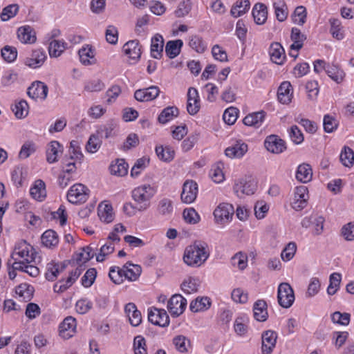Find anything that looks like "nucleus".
<instances>
[{
	"instance_id": "obj_1",
	"label": "nucleus",
	"mask_w": 354,
	"mask_h": 354,
	"mask_svg": "<svg viewBox=\"0 0 354 354\" xmlns=\"http://www.w3.org/2000/svg\"><path fill=\"white\" fill-rule=\"evenodd\" d=\"M35 255L33 247L26 241L21 240L17 242L8 261V266L14 269L22 268V265L32 263L35 261Z\"/></svg>"
},
{
	"instance_id": "obj_2",
	"label": "nucleus",
	"mask_w": 354,
	"mask_h": 354,
	"mask_svg": "<svg viewBox=\"0 0 354 354\" xmlns=\"http://www.w3.org/2000/svg\"><path fill=\"white\" fill-rule=\"evenodd\" d=\"M209 256L207 244L201 241H196L185 248L183 261L188 266L198 268L207 261Z\"/></svg>"
},
{
	"instance_id": "obj_3",
	"label": "nucleus",
	"mask_w": 354,
	"mask_h": 354,
	"mask_svg": "<svg viewBox=\"0 0 354 354\" xmlns=\"http://www.w3.org/2000/svg\"><path fill=\"white\" fill-rule=\"evenodd\" d=\"M155 194V188L148 184L142 185L133 189L132 198L138 205V211H145L149 208L150 201Z\"/></svg>"
},
{
	"instance_id": "obj_4",
	"label": "nucleus",
	"mask_w": 354,
	"mask_h": 354,
	"mask_svg": "<svg viewBox=\"0 0 354 354\" xmlns=\"http://www.w3.org/2000/svg\"><path fill=\"white\" fill-rule=\"evenodd\" d=\"M257 188V183L251 176H245L234 182L233 190L235 194L241 198L244 195L253 194Z\"/></svg>"
},
{
	"instance_id": "obj_5",
	"label": "nucleus",
	"mask_w": 354,
	"mask_h": 354,
	"mask_svg": "<svg viewBox=\"0 0 354 354\" xmlns=\"http://www.w3.org/2000/svg\"><path fill=\"white\" fill-rule=\"evenodd\" d=\"M279 304L284 308H290L295 301L294 290L288 283H281L277 290Z\"/></svg>"
},
{
	"instance_id": "obj_6",
	"label": "nucleus",
	"mask_w": 354,
	"mask_h": 354,
	"mask_svg": "<svg viewBox=\"0 0 354 354\" xmlns=\"http://www.w3.org/2000/svg\"><path fill=\"white\" fill-rule=\"evenodd\" d=\"M89 189L83 184L73 185L67 193L68 201L73 204L82 203L88 198Z\"/></svg>"
},
{
	"instance_id": "obj_7",
	"label": "nucleus",
	"mask_w": 354,
	"mask_h": 354,
	"mask_svg": "<svg viewBox=\"0 0 354 354\" xmlns=\"http://www.w3.org/2000/svg\"><path fill=\"white\" fill-rule=\"evenodd\" d=\"M198 192V184L193 180H187L183 185L180 198L183 203L190 204L195 201Z\"/></svg>"
},
{
	"instance_id": "obj_8",
	"label": "nucleus",
	"mask_w": 354,
	"mask_h": 354,
	"mask_svg": "<svg viewBox=\"0 0 354 354\" xmlns=\"http://www.w3.org/2000/svg\"><path fill=\"white\" fill-rule=\"evenodd\" d=\"M234 207L229 203H221L214 211V216L216 223L225 224L228 223L234 215Z\"/></svg>"
},
{
	"instance_id": "obj_9",
	"label": "nucleus",
	"mask_w": 354,
	"mask_h": 354,
	"mask_svg": "<svg viewBox=\"0 0 354 354\" xmlns=\"http://www.w3.org/2000/svg\"><path fill=\"white\" fill-rule=\"evenodd\" d=\"M264 146L268 151L275 154L283 153L287 148L286 142L274 134L270 135L266 138Z\"/></svg>"
},
{
	"instance_id": "obj_10",
	"label": "nucleus",
	"mask_w": 354,
	"mask_h": 354,
	"mask_svg": "<svg viewBox=\"0 0 354 354\" xmlns=\"http://www.w3.org/2000/svg\"><path fill=\"white\" fill-rule=\"evenodd\" d=\"M187 306V299L179 294L174 295L168 301L167 309L175 317L181 315Z\"/></svg>"
},
{
	"instance_id": "obj_11",
	"label": "nucleus",
	"mask_w": 354,
	"mask_h": 354,
	"mask_svg": "<svg viewBox=\"0 0 354 354\" xmlns=\"http://www.w3.org/2000/svg\"><path fill=\"white\" fill-rule=\"evenodd\" d=\"M148 320L151 324L161 327H165L169 324V318L166 310L156 308L149 310Z\"/></svg>"
},
{
	"instance_id": "obj_12",
	"label": "nucleus",
	"mask_w": 354,
	"mask_h": 354,
	"mask_svg": "<svg viewBox=\"0 0 354 354\" xmlns=\"http://www.w3.org/2000/svg\"><path fill=\"white\" fill-rule=\"evenodd\" d=\"M308 199V191L306 186L297 187L295 190V196L292 202V207L296 211L303 209L307 205Z\"/></svg>"
},
{
	"instance_id": "obj_13",
	"label": "nucleus",
	"mask_w": 354,
	"mask_h": 354,
	"mask_svg": "<svg viewBox=\"0 0 354 354\" xmlns=\"http://www.w3.org/2000/svg\"><path fill=\"white\" fill-rule=\"evenodd\" d=\"M122 50L132 63H136L140 58L142 46L138 40H130L124 44Z\"/></svg>"
},
{
	"instance_id": "obj_14",
	"label": "nucleus",
	"mask_w": 354,
	"mask_h": 354,
	"mask_svg": "<svg viewBox=\"0 0 354 354\" xmlns=\"http://www.w3.org/2000/svg\"><path fill=\"white\" fill-rule=\"evenodd\" d=\"M262 339V353L263 354H270L275 347L277 333L274 330H268L263 333Z\"/></svg>"
},
{
	"instance_id": "obj_15",
	"label": "nucleus",
	"mask_w": 354,
	"mask_h": 354,
	"mask_svg": "<svg viewBox=\"0 0 354 354\" xmlns=\"http://www.w3.org/2000/svg\"><path fill=\"white\" fill-rule=\"evenodd\" d=\"M47 58L46 52L42 48L32 50L30 56L25 60V64L30 68H37L41 67Z\"/></svg>"
},
{
	"instance_id": "obj_16",
	"label": "nucleus",
	"mask_w": 354,
	"mask_h": 354,
	"mask_svg": "<svg viewBox=\"0 0 354 354\" xmlns=\"http://www.w3.org/2000/svg\"><path fill=\"white\" fill-rule=\"evenodd\" d=\"M59 335L60 336L68 339L72 337L76 329V320L71 316L66 317L59 325Z\"/></svg>"
},
{
	"instance_id": "obj_17",
	"label": "nucleus",
	"mask_w": 354,
	"mask_h": 354,
	"mask_svg": "<svg viewBox=\"0 0 354 354\" xmlns=\"http://www.w3.org/2000/svg\"><path fill=\"white\" fill-rule=\"evenodd\" d=\"M62 152L63 146L58 141H51L46 147V155L47 162L50 164L57 162Z\"/></svg>"
},
{
	"instance_id": "obj_18",
	"label": "nucleus",
	"mask_w": 354,
	"mask_h": 354,
	"mask_svg": "<svg viewBox=\"0 0 354 354\" xmlns=\"http://www.w3.org/2000/svg\"><path fill=\"white\" fill-rule=\"evenodd\" d=\"M248 149V145L242 140H239L232 146L227 147L225 151V153L227 157L231 158H240L245 155Z\"/></svg>"
},
{
	"instance_id": "obj_19",
	"label": "nucleus",
	"mask_w": 354,
	"mask_h": 354,
	"mask_svg": "<svg viewBox=\"0 0 354 354\" xmlns=\"http://www.w3.org/2000/svg\"><path fill=\"white\" fill-rule=\"evenodd\" d=\"M80 62L84 66H89L95 64V50L90 45L86 44L82 46L78 50Z\"/></svg>"
},
{
	"instance_id": "obj_20",
	"label": "nucleus",
	"mask_w": 354,
	"mask_h": 354,
	"mask_svg": "<svg viewBox=\"0 0 354 354\" xmlns=\"http://www.w3.org/2000/svg\"><path fill=\"white\" fill-rule=\"evenodd\" d=\"M270 59L274 63L281 65L286 59V53L283 46L278 42L272 43L269 48Z\"/></svg>"
},
{
	"instance_id": "obj_21",
	"label": "nucleus",
	"mask_w": 354,
	"mask_h": 354,
	"mask_svg": "<svg viewBox=\"0 0 354 354\" xmlns=\"http://www.w3.org/2000/svg\"><path fill=\"white\" fill-rule=\"evenodd\" d=\"M201 108L198 90H188L187 110L190 115L196 114Z\"/></svg>"
},
{
	"instance_id": "obj_22",
	"label": "nucleus",
	"mask_w": 354,
	"mask_h": 354,
	"mask_svg": "<svg viewBox=\"0 0 354 354\" xmlns=\"http://www.w3.org/2000/svg\"><path fill=\"white\" fill-rule=\"evenodd\" d=\"M174 212V203L168 198H161L156 207V214L162 217L169 218Z\"/></svg>"
},
{
	"instance_id": "obj_23",
	"label": "nucleus",
	"mask_w": 354,
	"mask_h": 354,
	"mask_svg": "<svg viewBox=\"0 0 354 354\" xmlns=\"http://www.w3.org/2000/svg\"><path fill=\"white\" fill-rule=\"evenodd\" d=\"M17 38L22 44H33L36 41L35 32L29 26H21L17 31Z\"/></svg>"
},
{
	"instance_id": "obj_24",
	"label": "nucleus",
	"mask_w": 354,
	"mask_h": 354,
	"mask_svg": "<svg viewBox=\"0 0 354 354\" xmlns=\"http://www.w3.org/2000/svg\"><path fill=\"white\" fill-rule=\"evenodd\" d=\"M266 113L264 111L254 112L247 115L243 120V122L246 126L259 128L263 124Z\"/></svg>"
},
{
	"instance_id": "obj_25",
	"label": "nucleus",
	"mask_w": 354,
	"mask_h": 354,
	"mask_svg": "<svg viewBox=\"0 0 354 354\" xmlns=\"http://www.w3.org/2000/svg\"><path fill=\"white\" fill-rule=\"evenodd\" d=\"M254 317L258 322H265L268 317L267 304L263 299L257 300L253 306Z\"/></svg>"
},
{
	"instance_id": "obj_26",
	"label": "nucleus",
	"mask_w": 354,
	"mask_h": 354,
	"mask_svg": "<svg viewBox=\"0 0 354 354\" xmlns=\"http://www.w3.org/2000/svg\"><path fill=\"white\" fill-rule=\"evenodd\" d=\"M164 46V39L162 35L156 34L151 39V55L155 59H159L162 56Z\"/></svg>"
},
{
	"instance_id": "obj_27",
	"label": "nucleus",
	"mask_w": 354,
	"mask_h": 354,
	"mask_svg": "<svg viewBox=\"0 0 354 354\" xmlns=\"http://www.w3.org/2000/svg\"><path fill=\"white\" fill-rule=\"evenodd\" d=\"M30 195L38 201H44L46 197V185L43 180H37L30 190Z\"/></svg>"
},
{
	"instance_id": "obj_28",
	"label": "nucleus",
	"mask_w": 354,
	"mask_h": 354,
	"mask_svg": "<svg viewBox=\"0 0 354 354\" xmlns=\"http://www.w3.org/2000/svg\"><path fill=\"white\" fill-rule=\"evenodd\" d=\"M313 177V171L310 165L303 163L298 166L296 172V178L299 181L306 183L311 180Z\"/></svg>"
},
{
	"instance_id": "obj_29",
	"label": "nucleus",
	"mask_w": 354,
	"mask_h": 354,
	"mask_svg": "<svg viewBox=\"0 0 354 354\" xmlns=\"http://www.w3.org/2000/svg\"><path fill=\"white\" fill-rule=\"evenodd\" d=\"M252 15L257 24H263L268 18L267 7L263 3H257L252 9Z\"/></svg>"
},
{
	"instance_id": "obj_30",
	"label": "nucleus",
	"mask_w": 354,
	"mask_h": 354,
	"mask_svg": "<svg viewBox=\"0 0 354 354\" xmlns=\"http://www.w3.org/2000/svg\"><path fill=\"white\" fill-rule=\"evenodd\" d=\"M67 44L63 40L53 39L48 46V53L50 57H58L66 48Z\"/></svg>"
},
{
	"instance_id": "obj_31",
	"label": "nucleus",
	"mask_w": 354,
	"mask_h": 354,
	"mask_svg": "<svg viewBox=\"0 0 354 354\" xmlns=\"http://www.w3.org/2000/svg\"><path fill=\"white\" fill-rule=\"evenodd\" d=\"M183 45V41L181 39L169 41L165 46L166 55L170 59L175 58L180 54Z\"/></svg>"
},
{
	"instance_id": "obj_32",
	"label": "nucleus",
	"mask_w": 354,
	"mask_h": 354,
	"mask_svg": "<svg viewBox=\"0 0 354 354\" xmlns=\"http://www.w3.org/2000/svg\"><path fill=\"white\" fill-rule=\"evenodd\" d=\"M41 243L46 248H51L57 245L59 238L57 232L53 230L45 231L41 235Z\"/></svg>"
},
{
	"instance_id": "obj_33",
	"label": "nucleus",
	"mask_w": 354,
	"mask_h": 354,
	"mask_svg": "<svg viewBox=\"0 0 354 354\" xmlns=\"http://www.w3.org/2000/svg\"><path fill=\"white\" fill-rule=\"evenodd\" d=\"M326 73L334 82L341 83L345 76L344 71L336 64H327Z\"/></svg>"
},
{
	"instance_id": "obj_34",
	"label": "nucleus",
	"mask_w": 354,
	"mask_h": 354,
	"mask_svg": "<svg viewBox=\"0 0 354 354\" xmlns=\"http://www.w3.org/2000/svg\"><path fill=\"white\" fill-rule=\"evenodd\" d=\"M290 38L293 43L290 45V48L299 51L303 47L306 36L297 28H292Z\"/></svg>"
},
{
	"instance_id": "obj_35",
	"label": "nucleus",
	"mask_w": 354,
	"mask_h": 354,
	"mask_svg": "<svg viewBox=\"0 0 354 354\" xmlns=\"http://www.w3.org/2000/svg\"><path fill=\"white\" fill-rule=\"evenodd\" d=\"M117 124L113 120L107 122L105 124L102 125L97 130V135L100 138H109L116 135L115 129Z\"/></svg>"
},
{
	"instance_id": "obj_36",
	"label": "nucleus",
	"mask_w": 354,
	"mask_h": 354,
	"mask_svg": "<svg viewBox=\"0 0 354 354\" xmlns=\"http://www.w3.org/2000/svg\"><path fill=\"white\" fill-rule=\"evenodd\" d=\"M250 7L249 0L237 1L232 7L230 14L232 17L237 18L247 12Z\"/></svg>"
},
{
	"instance_id": "obj_37",
	"label": "nucleus",
	"mask_w": 354,
	"mask_h": 354,
	"mask_svg": "<svg viewBox=\"0 0 354 354\" xmlns=\"http://www.w3.org/2000/svg\"><path fill=\"white\" fill-rule=\"evenodd\" d=\"M329 23L330 25V32L333 37L337 40H342L345 34L341 21L338 19L333 18L329 20Z\"/></svg>"
},
{
	"instance_id": "obj_38",
	"label": "nucleus",
	"mask_w": 354,
	"mask_h": 354,
	"mask_svg": "<svg viewBox=\"0 0 354 354\" xmlns=\"http://www.w3.org/2000/svg\"><path fill=\"white\" fill-rule=\"evenodd\" d=\"M65 269V266L55 263H49L47 264L46 272L45 274L46 279L48 281H55L58 274L62 272Z\"/></svg>"
},
{
	"instance_id": "obj_39",
	"label": "nucleus",
	"mask_w": 354,
	"mask_h": 354,
	"mask_svg": "<svg viewBox=\"0 0 354 354\" xmlns=\"http://www.w3.org/2000/svg\"><path fill=\"white\" fill-rule=\"evenodd\" d=\"M199 286V279L189 277L182 283L181 290L184 293L190 295L196 292Z\"/></svg>"
},
{
	"instance_id": "obj_40",
	"label": "nucleus",
	"mask_w": 354,
	"mask_h": 354,
	"mask_svg": "<svg viewBox=\"0 0 354 354\" xmlns=\"http://www.w3.org/2000/svg\"><path fill=\"white\" fill-rule=\"evenodd\" d=\"M178 115V109L175 106L165 108L158 115V120L161 124H166Z\"/></svg>"
},
{
	"instance_id": "obj_41",
	"label": "nucleus",
	"mask_w": 354,
	"mask_h": 354,
	"mask_svg": "<svg viewBox=\"0 0 354 354\" xmlns=\"http://www.w3.org/2000/svg\"><path fill=\"white\" fill-rule=\"evenodd\" d=\"M211 306L210 299L207 297L196 298L193 300L189 306L190 310L194 313L203 311L208 309Z\"/></svg>"
},
{
	"instance_id": "obj_42",
	"label": "nucleus",
	"mask_w": 354,
	"mask_h": 354,
	"mask_svg": "<svg viewBox=\"0 0 354 354\" xmlns=\"http://www.w3.org/2000/svg\"><path fill=\"white\" fill-rule=\"evenodd\" d=\"M12 111L17 118H24L28 113V104L26 101L23 100L15 102L12 106Z\"/></svg>"
},
{
	"instance_id": "obj_43",
	"label": "nucleus",
	"mask_w": 354,
	"mask_h": 354,
	"mask_svg": "<svg viewBox=\"0 0 354 354\" xmlns=\"http://www.w3.org/2000/svg\"><path fill=\"white\" fill-rule=\"evenodd\" d=\"M33 287L27 284H20L16 288V294L18 295L21 300L24 301H30L33 295Z\"/></svg>"
},
{
	"instance_id": "obj_44",
	"label": "nucleus",
	"mask_w": 354,
	"mask_h": 354,
	"mask_svg": "<svg viewBox=\"0 0 354 354\" xmlns=\"http://www.w3.org/2000/svg\"><path fill=\"white\" fill-rule=\"evenodd\" d=\"M342 275L338 272H333L329 277V285L327 288V293L329 295H335L339 289Z\"/></svg>"
},
{
	"instance_id": "obj_45",
	"label": "nucleus",
	"mask_w": 354,
	"mask_h": 354,
	"mask_svg": "<svg viewBox=\"0 0 354 354\" xmlns=\"http://www.w3.org/2000/svg\"><path fill=\"white\" fill-rule=\"evenodd\" d=\"M98 216L100 220L104 223H109L114 219L113 208L111 205L106 204L98 207Z\"/></svg>"
},
{
	"instance_id": "obj_46",
	"label": "nucleus",
	"mask_w": 354,
	"mask_h": 354,
	"mask_svg": "<svg viewBox=\"0 0 354 354\" xmlns=\"http://www.w3.org/2000/svg\"><path fill=\"white\" fill-rule=\"evenodd\" d=\"M160 90H153L148 92V90H136L134 97L140 102H148L156 98L159 95Z\"/></svg>"
},
{
	"instance_id": "obj_47",
	"label": "nucleus",
	"mask_w": 354,
	"mask_h": 354,
	"mask_svg": "<svg viewBox=\"0 0 354 354\" xmlns=\"http://www.w3.org/2000/svg\"><path fill=\"white\" fill-rule=\"evenodd\" d=\"M273 8L278 21H283L288 17V8L284 1L279 0L273 3Z\"/></svg>"
},
{
	"instance_id": "obj_48",
	"label": "nucleus",
	"mask_w": 354,
	"mask_h": 354,
	"mask_svg": "<svg viewBox=\"0 0 354 354\" xmlns=\"http://www.w3.org/2000/svg\"><path fill=\"white\" fill-rule=\"evenodd\" d=\"M173 344L176 350L182 353H187L190 341L184 335H177L173 339Z\"/></svg>"
},
{
	"instance_id": "obj_49",
	"label": "nucleus",
	"mask_w": 354,
	"mask_h": 354,
	"mask_svg": "<svg viewBox=\"0 0 354 354\" xmlns=\"http://www.w3.org/2000/svg\"><path fill=\"white\" fill-rule=\"evenodd\" d=\"M125 267L126 279L129 281H136L141 274L142 269L138 265L127 262L125 263Z\"/></svg>"
},
{
	"instance_id": "obj_50",
	"label": "nucleus",
	"mask_w": 354,
	"mask_h": 354,
	"mask_svg": "<svg viewBox=\"0 0 354 354\" xmlns=\"http://www.w3.org/2000/svg\"><path fill=\"white\" fill-rule=\"evenodd\" d=\"M340 161L342 165L347 167H351L354 164V152L348 147H344L340 153Z\"/></svg>"
},
{
	"instance_id": "obj_51",
	"label": "nucleus",
	"mask_w": 354,
	"mask_h": 354,
	"mask_svg": "<svg viewBox=\"0 0 354 354\" xmlns=\"http://www.w3.org/2000/svg\"><path fill=\"white\" fill-rule=\"evenodd\" d=\"M109 169L111 174L118 176H123L127 174V165L122 159L117 160L115 163H112Z\"/></svg>"
},
{
	"instance_id": "obj_52",
	"label": "nucleus",
	"mask_w": 354,
	"mask_h": 354,
	"mask_svg": "<svg viewBox=\"0 0 354 354\" xmlns=\"http://www.w3.org/2000/svg\"><path fill=\"white\" fill-rule=\"evenodd\" d=\"M156 153L158 158L164 161H170L174 156V151L169 147H156Z\"/></svg>"
},
{
	"instance_id": "obj_53",
	"label": "nucleus",
	"mask_w": 354,
	"mask_h": 354,
	"mask_svg": "<svg viewBox=\"0 0 354 354\" xmlns=\"http://www.w3.org/2000/svg\"><path fill=\"white\" fill-rule=\"evenodd\" d=\"M93 250V249L91 246L83 248L82 252L77 254V257L76 261L77 264L82 266L83 263L91 259L94 256Z\"/></svg>"
},
{
	"instance_id": "obj_54",
	"label": "nucleus",
	"mask_w": 354,
	"mask_h": 354,
	"mask_svg": "<svg viewBox=\"0 0 354 354\" xmlns=\"http://www.w3.org/2000/svg\"><path fill=\"white\" fill-rule=\"evenodd\" d=\"M321 288V282L317 277H312L310 280L306 297L310 298L318 294Z\"/></svg>"
},
{
	"instance_id": "obj_55",
	"label": "nucleus",
	"mask_w": 354,
	"mask_h": 354,
	"mask_svg": "<svg viewBox=\"0 0 354 354\" xmlns=\"http://www.w3.org/2000/svg\"><path fill=\"white\" fill-rule=\"evenodd\" d=\"M306 10L304 6H298L295 8L292 14V21L298 25H303L306 19Z\"/></svg>"
},
{
	"instance_id": "obj_56",
	"label": "nucleus",
	"mask_w": 354,
	"mask_h": 354,
	"mask_svg": "<svg viewBox=\"0 0 354 354\" xmlns=\"http://www.w3.org/2000/svg\"><path fill=\"white\" fill-rule=\"evenodd\" d=\"M149 159L145 157H142L136 160L134 165L131 168V175L132 177H137L140 174L141 171L143 170L149 164Z\"/></svg>"
},
{
	"instance_id": "obj_57",
	"label": "nucleus",
	"mask_w": 354,
	"mask_h": 354,
	"mask_svg": "<svg viewBox=\"0 0 354 354\" xmlns=\"http://www.w3.org/2000/svg\"><path fill=\"white\" fill-rule=\"evenodd\" d=\"M68 153L72 160H81L83 158L80 143L77 140L71 142Z\"/></svg>"
},
{
	"instance_id": "obj_58",
	"label": "nucleus",
	"mask_w": 354,
	"mask_h": 354,
	"mask_svg": "<svg viewBox=\"0 0 354 354\" xmlns=\"http://www.w3.org/2000/svg\"><path fill=\"white\" fill-rule=\"evenodd\" d=\"M331 319L333 323L347 326L350 322L351 315L347 313H342L339 311H336L332 314Z\"/></svg>"
},
{
	"instance_id": "obj_59",
	"label": "nucleus",
	"mask_w": 354,
	"mask_h": 354,
	"mask_svg": "<svg viewBox=\"0 0 354 354\" xmlns=\"http://www.w3.org/2000/svg\"><path fill=\"white\" fill-rule=\"evenodd\" d=\"M1 56L7 62H12L17 59V50L13 46H6L1 49Z\"/></svg>"
},
{
	"instance_id": "obj_60",
	"label": "nucleus",
	"mask_w": 354,
	"mask_h": 354,
	"mask_svg": "<svg viewBox=\"0 0 354 354\" xmlns=\"http://www.w3.org/2000/svg\"><path fill=\"white\" fill-rule=\"evenodd\" d=\"M238 114L239 110L236 108L230 107L224 111L223 119L226 124L232 125L236 121Z\"/></svg>"
},
{
	"instance_id": "obj_61",
	"label": "nucleus",
	"mask_w": 354,
	"mask_h": 354,
	"mask_svg": "<svg viewBox=\"0 0 354 354\" xmlns=\"http://www.w3.org/2000/svg\"><path fill=\"white\" fill-rule=\"evenodd\" d=\"M36 151L35 144L31 141L26 142L19 153L20 159H26Z\"/></svg>"
},
{
	"instance_id": "obj_62",
	"label": "nucleus",
	"mask_w": 354,
	"mask_h": 354,
	"mask_svg": "<svg viewBox=\"0 0 354 354\" xmlns=\"http://www.w3.org/2000/svg\"><path fill=\"white\" fill-rule=\"evenodd\" d=\"M183 216L185 222L189 224H196L200 221V216L192 207L184 209Z\"/></svg>"
},
{
	"instance_id": "obj_63",
	"label": "nucleus",
	"mask_w": 354,
	"mask_h": 354,
	"mask_svg": "<svg viewBox=\"0 0 354 354\" xmlns=\"http://www.w3.org/2000/svg\"><path fill=\"white\" fill-rule=\"evenodd\" d=\"M133 348L135 354H147L146 341L143 337L138 335L134 338Z\"/></svg>"
},
{
	"instance_id": "obj_64",
	"label": "nucleus",
	"mask_w": 354,
	"mask_h": 354,
	"mask_svg": "<svg viewBox=\"0 0 354 354\" xmlns=\"http://www.w3.org/2000/svg\"><path fill=\"white\" fill-rule=\"evenodd\" d=\"M341 234L347 241H354V222H350L343 225Z\"/></svg>"
}]
</instances>
